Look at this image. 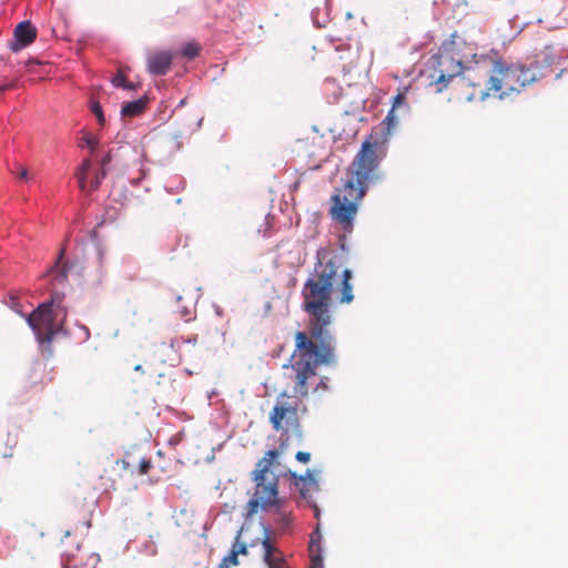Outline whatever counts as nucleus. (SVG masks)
<instances>
[{
    "label": "nucleus",
    "instance_id": "nucleus-1",
    "mask_svg": "<svg viewBox=\"0 0 568 568\" xmlns=\"http://www.w3.org/2000/svg\"><path fill=\"white\" fill-rule=\"evenodd\" d=\"M353 270L343 266L342 254L332 253L320 246L315 252L313 268L302 286L300 308L310 318L308 332L312 335L335 337L329 332L333 323L332 307L335 304H349L355 298Z\"/></svg>",
    "mask_w": 568,
    "mask_h": 568
},
{
    "label": "nucleus",
    "instance_id": "nucleus-2",
    "mask_svg": "<svg viewBox=\"0 0 568 568\" xmlns=\"http://www.w3.org/2000/svg\"><path fill=\"white\" fill-rule=\"evenodd\" d=\"M537 81L535 69L521 64H507L500 60L484 59L467 70V77L459 80L462 89H471L466 93V102L484 101L489 97L504 99L514 92H520L526 85Z\"/></svg>",
    "mask_w": 568,
    "mask_h": 568
},
{
    "label": "nucleus",
    "instance_id": "nucleus-3",
    "mask_svg": "<svg viewBox=\"0 0 568 568\" xmlns=\"http://www.w3.org/2000/svg\"><path fill=\"white\" fill-rule=\"evenodd\" d=\"M335 337L312 335L297 329L294 333V351L282 365V369L294 372V389L292 396L306 397L308 381L316 375L321 366L337 365Z\"/></svg>",
    "mask_w": 568,
    "mask_h": 568
},
{
    "label": "nucleus",
    "instance_id": "nucleus-4",
    "mask_svg": "<svg viewBox=\"0 0 568 568\" xmlns=\"http://www.w3.org/2000/svg\"><path fill=\"white\" fill-rule=\"evenodd\" d=\"M407 92V87L398 89L397 94L393 99L392 109L383 121V124H386V129L374 128L369 136L362 143L361 150L357 153V201L365 195L368 183L377 179L375 171L381 159L386 153L388 135L397 124L396 112L398 110H408L406 103Z\"/></svg>",
    "mask_w": 568,
    "mask_h": 568
},
{
    "label": "nucleus",
    "instance_id": "nucleus-5",
    "mask_svg": "<svg viewBox=\"0 0 568 568\" xmlns=\"http://www.w3.org/2000/svg\"><path fill=\"white\" fill-rule=\"evenodd\" d=\"M65 293L62 291H54L49 298L39 303L34 308V314L43 326V336L40 342L39 349L50 358L53 355L52 342L58 335L69 337L71 332L64 326L69 311L62 304Z\"/></svg>",
    "mask_w": 568,
    "mask_h": 568
},
{
    "label": "nucleus",
    "instance_id": "nucleus-6",
    "mask_svg": "<svg viewBox=\"0 0 568 568\" xmlns=\"http://www.w3.org/2000/svg\"><path fill=\"white\" fill-rule=\"evenodd\" d=\"M355 158L346 168L342 184L333 189L328 199L327 216L332 224L345 233L355 227Z\"/></svg>",
    "mask_w": 568,
    "mask_h": 568
},
{
    "label": "nucleus",
    "instance_id": "nucleus-7",
    "mask_svg": "<svg viewBox=\"0 0 568 568\" xmlns=\"http://www.w3.org/2000/svg\"><path fill=\"white\" fill-rule=\"evenodd\" d=\"M433 60L434 73L430 78L436 85V92H442L450 84L456 92V99L466 101V93L471 89H462L458 81L467 77V70L471 67L464 69L459 54L453 48L442 49Z\"/></svg>",
    "mask_w": 568,
    "mask_h": 568
},
{
    "label": "nucleus",
    "instance_id": "nucleus-8",
    "mask_svg": "<svg viewBox=\"0 0 568 568\" xmlns=\"http://www.w3.org/2000/svg\"><path fill=\"white\" fill-rule=\"evenodd\" d=\"M298 403L277 402L268 415V422L275 432L285 427H292L293 435L301 445L304 440V432L297 417Z\"/></svg>",
    "mask_w": 568,
    "mask_h": 568
},
{
    "label": "nucleus",
    "instance_id": "nucleus-9",
    "mask_svg": "<svg viewBox=\"0 0 568 568\" xmlns=\"http://www.w3.org/2000/svg\"><path fill=\"white\" fill-rule=\"evenodd\" d=\"M280 477L281 475H273L262 486L254 487L250 498L253 501L257 500L262 513L280 511L284 507L285 498L280 495Z\"/></svg>",
    "mask_w": 568,
    "mask_h": 568
},
{
    "label": "nucleus",
    "instance_id": "nucleus-10",
    "mask_svg": "<svg viewBox=\"0 0 568 568\" xmlns=\"http://www.w3.org/2000/svg\"><path fill=\"white\" fill-rule=\"evenodd\" d=\"M63 255L64 253L61 250L55 261L48 268L47 276L51 285L63 284L68 281L70 273L80 275L83 271V266L77 258L64 261Z\"/></svg>",
    "mask_w": 568,
    "mask_h": 568
},
{
    "label": "nucleus",
    "instance_id": "nucleus-11",
    "mask_svg": "<svg viewBox=\"0 0 568 568\" xmlns=\"http://www.w3.org/2000/svg\"><path fill=\"white\" fill-rule=\"evenodd\" d=\"M38 36V29L30 19L17 23L12 31V38L8 41V49L12 53H19L31 45Z\"/></svg>",
    "mask_w": 568,
    "mask_h": 568
},
{
    "label": "nucleus",
    "instance_id": "nucleus-12",
    "mask_svg": "<svg viewBox=\"0 0 568 568\" xmlns=\"http://www.w3.org/2000/svg\"><path fill=\"white\" fill-rule=\"evenodd\" d=\"M320 468H307L305 474L300 475L295 470L288 469L283 476L291 479L292 486L298 489V495L304 501H313V494L310 493L311 484L315 477H321Z\"/></svg>",
    "mask_w": 568,
    "mask_h": 568
},
{
    "label": "nucleus",
    "instance_id": "nucleus-13",
    "mask_svg": "<svg viewBox=\"0 0 568 568\" xmlns=\"http://www.w3.org/2000/svg\"><path fill=\"white\" fill-rule=\"evenodd\" d=\"M175 53L171 50L155 51L146 58V71L153 77H163L173 65Z\"/></svg>",
    "mask_w": 568,
    "mask_h": 568
},
{
    "label": "nucleus",
    "instance_id": "nucleus-14",
    "mask_svg": "<svg viewBox=\"0 0 568 568\" xmlns=\"http://www.w3.org/2000/svg\"><path fill=\"white\" fill-rule=\"evenodd\" d=\"M308 550L312 554L311 568H325V547L321 524L318 523L310 536Z\"/></svg>",
    "mask_w": 568,
    "mask_h": 568
},
{
    "label": "nucleus",
    "instance_id": "nucleus-15",
    "mask_svg": "<svg viewBox=\"0 0 568 568\" xmlns=\"http://www.w3.org/2000/svg\"><path fill=\"white\" fill-rule=\"evenodd\" d=\"M258 526L262 529V537H261V547L263 550L262 560L264 564H268L272 559L273 552L276 551V548L272 541V534L273 528L271 524L263 517L260 516L258 518Z\"/></svg>",
    "mask_w": 568,
    "mask_h": 568
},
{
    "label": "nucleus",
    "instance_id": "nucleus-16",
    "mask_svg": "<svg viewBox=\"0 0 568 568\" xmlns=\"http://www.w3.org/2000/svg\"><path fill=\"white\" fill-rule=\"evenodd\" d=\"M151 102V98L148 93H143L136 99L122 101L120 108V114L122 116H139L144 113Z\"/></svg>",
    "mask_w": 568,
    "mask_h": 568
},
{
    "label": "nucleus",
    "instance_id": "nucleus-17",
    "mask_svg": "<svg viewBox=\"0 0 568 568\" xmlns=\"http://www.w3.org/2000/svg\"><path fill=\"white\" fill-rule=\"evenodd\" d=\"M258 513H262V508L258 507L257 500L253 501L251 498H248V500L246 501L242 509L243 521L239 529L236 530L234 537L242 539V536L248 532V530L251 529L253 525V518Z\"/></svg>",
    "mask_w": 568,
    "mask_h": 568
},
{
    "label": "nucleus",
    "instance_id": "nucleus-18",
    "mask_svg": "<svg viewBox=\"0 0 568 568\" xmlns=\"http://www.w3.org/2000/svg\"><path fill=\"white\" fill-rule=\"evenodd\" d=\"M250 551L247 550V546L245 545V540L233 537L231 542V547L227 550L226 555L222 557V560L231 566L240 565V556H248Z\"/></svg>",
    "mask_w": 568,
    "mask_h": 568
},
{
    "label": "nucleus",
    "instance_id": "nucleus-19",
    "mask_svg": "<svg viewBox=\"0 0 568 568\" xmlns=\"http://www.w3.org/2000/svg\"><path fill=\"white\" fill-rule=\"evenodd\" d=\"M323 91L328 103H336L343 97V88L335 78L328 77L323 82Z\"/></svg>",
    "mask_w": 568,
    "mask_h": 568
},
{
    "label": "nucleus",
    "instance_id": "nucleus-20",
    "mask_svg": "<svg viewBox=\"0 0 568 568\" xmlns=\"http://www.w3.org/2000/svg\"><path fill=\"white\" fill-rule=\"evenodd\" d=\"M267 473H272V469L265 460L261 458L250 474L251 480L255 486H262L263 483L267 480Z\"/></svg>",
    "mask_w": 568,
    "mask_h": 568
},
{
    "label": "nucleus",
    "instance_id": "nucleus-21",
    "mask_svg": "<svg viewBox=\"0 0 568 568\" xmlns=\"http://www.w3.org/2000/svg\"><path fill=\"white\" fill-rule=\"evenodd\" d=\"M201 50H202V47L197 41L189 40L180 47L178 53L181 57L192 61L200 55Z\"/></svg>",
    "mask_w": 568,
    "mask_h": 568
},
{
    "label": "nucleus",
    "instance_id": "nucleus-22",
    "mask_svg": "<svg viewBox=\"0 0 568 568\" xmlns=\"http://www.w3.org/2000/svg\"><path fill=\"white\" fill-rule=\"evenodd\" d=\"M23 317H24L28 326L32 331L34 339L38 343V346H40V342L42 339L44 331H43V326L40 324V322L38 321L36 314H34V310L32 311L31 315H27Z\"/></svg>",
    "mask_w": 568,
    "mask_h": 568
},
{
    "label": "nucleus",
    "instance_id": "nucleus-23",
    "mask_svg": "<svg viewBox=\"0 0 568 568\" xmlns=\"http://www.w3.org/2000/svg\"><path fill=\"white\" fill-rule=\"evenodd\" d=\"M111 84L115 89H122L123 91L133 92L139 89V85L134 82L128 81L126 78L118 73L111 78Z\"/></svg>",
    "mask_w": 568,
    "mask_h": 568
},
{
    "label": "nucleus",
    "instance_id": "nucleus-24",
    "mask_svg": "<svg viewBox=\"0 0 568 568\" xmlns=\"http://www.w3.org/2000/svg\"><path fill=\"white\" fill-rule=\"evenodd\" d=\"M349 234L351 233H345V232L342 231V233L337 235V247H338V251H331L332 253L342 254V256H343V264L346 262L347 255H348L349 250H351V242H349V239H348Z\"/></svg>",
    "mask_w": 568,
    "mask_h": 568
},
{
    "label": "nucleus",
    "instance_id": "nucleus-25",
    "mask_svg": "<svg viewBox=\"0 0 568 568\" xmlns=\"http://www.w3.org/2000/svg\"><path fill=\"white\" fill-rule=\"evenodd\" d=\"M186 186V180L183 176H173L164 185V190L170 193H179Z\"/></svg>",
    "mask_w": 568,
    "mask_h": 568
},
{
    "label": "nucleus",
    "instance_id": "nucleus-26",
    "mask_svg": "<svg viewBox=\"0 0 568 568\" xmlns=\"http://www.w3.org/2000/svg\"><path fill=\"white\" fill-rule=\"evenodd\" d=\"M328 16L327 11L323 12L320 8H314L311 11V19L316 28H324L328 21Z\"/></svg>",
    "mask_w": 568,
    "mask_h": 568
},
{
    "label": "nucleus",
    "instance_id": "nucleus-27",
    "mask_svg": "<svg viewBox=\"0 0 568 568\" xmlns=\"http://www.w3.org/2000/svg\"><path fill=\"white\" fill-rule=\"evenodd\" d=\"M13 174L18 181L30 183L33 181V176L30 172L20 163H16Z\"/></svg>",
    "mask_w": 568,
    "mask_h": 568
},
{
    "label": "nucleus",
    "instance_id": "nucleus-28",
    "mask_svg": "<svg viewBox=\"0 0 568 568\" xmlns=\"http://www.w3.org/2000/svg\"><path fill=\"white\" fill-rule=\"evenodd\" d=\"M281 455H282L281 450H278L274 447L272 449L266 450L262 458L265 460V463L272 469L278 464V458L281 457Z\"/></svg>",
    "mask_w": 568,
    "mask_h": 568
},
{
    "label": "nucleus",
    "instance_id": "nucleus-29",
    "mask_svg": "<svg viewBox=\"0 0 568 568\" xmlns=\"http://www.w3.org/2000/svg\"><path fill=\"white\" fill-rule=\"evenodd\" d=\"M278 432H281L280 438H278V446L275 448L281 450L282 454H284L290 446L291 436H290L288 428L285 426H283V429H280Z\"/></svg>",
    "mask_w": 568,
    "mask_h": 568
},
{
    "label": "nucleus",
    "instance_id": "nucleus-30",
    "mask_svg": "<svg viewBox=\"0 0 568 568\" xmlns=\"http://www.w3.org/2000/svg\"><path fill=\"white\" fill-rule=\"evenodd\" d=\"M174 113H175V110H173V109L170 112H168L166 103L164 101H161L158 106V112H156L155 116L160 121L165 123L173 116Z\"/></svg>",
    "mask_w": 568,
    "mask_h": 568
},
{
    "label": "nucleus",
    "instance_id": "nucleus-31",
    "mask_svg": "<svg viewBox=\"0 0 568 568\" xmlns=\"http://www.w3.org/2000/svg\"><path fill=\"white\" fill-rule=\"evenodd\" d=\"M98 138L93 134H84L81 139V148L93 151L98 144Z\"/></svg>",
    "mask_w": 568,
    "mask_h": 568
},
{
    "label": "nucleus",
    "instance_id": "nucleus-32",
    "mask_svg": "<svg viewBox=\"0 0 568 568\" xmlns=\"http://www.w3.org/2000/svg\"><path fill=\"white\" fill-rule=\"evenodd\" d=\"M98 261H99V268H98L99 278L94 283H92L93 287L100 286L102 283V277H103V267H102L103 251L101 247H98Z\"/></svg>",
    "mask_w": 568,
    "mask_h": 568
},
{
    "label": "nucleus",
    "instance_id": "nucleus-33",
    "mask_svg": "<svg viewBox=\"0 0 568 568\" xmlns=\"http://www.w3.org/2000/svg\"><path fill=\"white\" fill-rule=\"evenodd\" d=\"M153 467L152 460L146 457H142L138 464L139 474L145 475L150 471V469Z\"/></svg>",
    "mask_w": 568,
    "mask_h": 568
},
{
    "label": "nucleus",
    "instance_id": "nucleus-34",
    "mask_svg": "<svg viewBox=\"0 0 568 568\" xmlns=\"http://www.w3.org/2000/svg\"><path fill=\"white\" fill-rule=\"evenodd\" d=\"M17 443H18V429L8 430L7 440L4 443L6 447L11 450L16 447Z\"/></svg>",
    "mask_w": 568,
    "mask_h": 568
},
{
    "label": "nucleus",
    "instance_id": "nucleus-35",
    "mask_svg": "<svg viewBox=\"0 0 568 568\" xmlns=\"http://www.w3.org/2000/svg\"><path fill=\"white\" fill-rule=\"evenodd\" d=\"M91 110L94 113L98 122L103 123L105 121L103 108L99 102H93Z\"/></svg>",
    "mask_w": 568,
    "mask_h": 568
},
{
    "label": "nucleus",
    "instance_id": "nucleus-36",
    "mask_svg": "<svg viewBox=\"0 0 568 568\" xmlns=\"http://www.w3.org/2000/svg\"><path fill=\"white\" fill-rule=\"evenodd\" d=\"M235 508H236L235 501H233V503H223L221 505L219 515H230L229 519L231 520L232 519L231 515L235 510Z\"/></svg>",
    "mask_w": 568,
    "mask_h": 568
},
{
    "label": "nucleus",
    "instance_id": "nucleus-37",
    "mask_svg": "<svg viewBox=\"0 0 568 568\" xmlns=\"http://www.w3.org/2000/svg\"><path fill=\"white\" fill-rule=\"evenodd\" d=\"M311 458H312V455L310 452H304V450H298L296 454H295V459L296 462L301 463V464H307L311 462Z\"/></svg>",
    "mask_w": 568,
    "mask_h": 568
},
{
    "label": "nucleus",
    "instance_id": "nucleus-38",
    "mask_svg": "<svg viewBox=\"0 0 568 568\" xmlns=\"http://www.w3.org/2000/svg\"><path fill=\"white\" fill-rule=\"evenodd\" d=\"M305 504L313 510L314 517L320 520L322 516V508L316 503L315 498L313 497V501H305Z\"/></svg>",
    "mask_w": 568,
    "mask_h": 568
},
{
    "label": "nucleus",
    "instance_id": "nucleus-39",
    "mask_svg": "<svg viewBox=\"0 0 568 568\" xmlns=\"http://www.w3.org/2000/svg\"><path fill=\"white\" fill-rule=\"evenodd\" d=\"M215 517L207 519L202 526V532L200 537L203 539H207V531L213 527Z\"/></svg>",
    "mask_w": 568,
    "mask_h": 568
},
{
    "label": "nucleus",
    "instance_id": "nucleus-40",
    "mask_svg": "<svg viewBox=\"0 0 568 568\" xmlns=\"http://www.w3.org/2000/svg\"><path fill=\"white\" fill-rule=\"evenodd\" d=\"M328 384H329V378L327 376H322L320 378L318 383L316 384L314 392H316L318 389L328 390L329 389Z\"/></svg>",
    "mask_w": 568,
    "mask_h": 568
},
{
    "label": "nucleus",
    "instance_id": "nucleus-41",
    "mask_svg": "<svg viewBox=\"0 0 568 568\" xmlns=\"http://www.w3.org/2000/svg\"><path fill=\"white\" fill-rule=\"evenodd\" d=\"M285 351V343L277 344L274 349L270 353L272 358H280L282 353Z\"/></svg>",
    "mask_w": 568,
    "mask_h": 568
},
{
    "label": "nucleus",
    "instance_id": "nucleus-42",
    "mask_svg": "<svg viewBox=\"0 0 568 568\" xmlns=\"http://www.w3.org/2000/svg\"><path fill=\"white\" fill-rule=\"evenodd\" d=\"M274 513L277 514L278 519L284 526H288L291 524V517L285 510H283V508L280 511Z\"/></svg>",
    "mask_w": 568,
    "mask_h": 568
},
{
    "label": "nucleus",
    "instance_id": "nucleus-43",
    "mask_svg": "<svg viewBox=\"0 0 568 568\" xmlns=\"http://www.w3.org/2000/svg\"><path fill=\"white\" fill-rule=\"evenodd\" d=\"M74 325H75L77 327H79V328H80V331H83V333H84V338H83V341H82V342H87V341H89V339H90V337H91V332H90L89 327H88V326H85L84 324H82V323H81V322H79V321H75V324H74Z\"/></svg>",
    "mask_w": 568,
    "mask_h": 568
},
{
    "label": "nucleus",
    "instance_id": "nucleus-44",
    "mask_svg": "<svg viewBox=\"0 0 568 568\" xmlns=\"http://www.w3.org/2000/svg\"><path fill=\"white\" fill-rule=\"evenodd\" d=\"M202 124H203V118H199L195 121L194 126H192L191 123L185 124V126L189 128L190 133H194V132H196L197 130H200L202 128Z\"/></svg>",
    "mask_w": 568,
    "mask_h": 568
},
{
    "label": "nucleus",
    "instance_id": "nucleus-45",
    "mask_svg": "<svg viewBox=\"0 0 568 568\" xmlns=\"http://www.w3.org/2000/svg\"><path fill=\"white\" fill-rule=\"evenodd\" d=\"M184 133L181 130H176L172 133V139L176 141L178 149L182 148V142L180 141L183 138Z\"/></svg>",
    "mask_w": 568,
    "mask_h": 568
},
{
    "label": "nucleus",
    "instance_id": "nucleus-46",
    "mask_svg": "<svg viewBox=\"0 0 568 568\" xmlns=\"http://www.w3.org/2000/svg\"><path fill=\"white\" fill-rule=\"evenodd\" d=\"M321 489V477H315L313 479V483L311 484V487H310V493L313 494V491H320Z\"/></svg>",
    "mask_w": 568,
    "mask_h": 568
},
{
    "label": "nucleus",
    "instance_id": "nucleus-47",
    "mask_svg": "<svg viewBox=\"0 0 568 568\" xmlns=\"http://www.w3.org/2000/svg\"><path fill=\"white\" fill-rule=\"evenodd\" d=\"M273 558H274V565H277L280 567H281V565H283L286 561V557L283 552H278L276 555L273 554Z\"/></svg>",
    "mask_w": 568,
    "mask_h": 568
},
{
    "label": "nucleus",
    "instance_id": "nucleus-48",
    "mask_svg": "<svg viewBox=\"0 0 568 568\" xmlns=\"http://www.w3.org/2000/svg\"><path fill=\"white\" fill-rule=\"evenodd\" d=\"M245 545L247 546V550L250 551V548H254L257 545H261V537L253 538L251 541H245Z\"/></svg>",
    "mask_w": 568,
    "mask_h": 568
},
{
    "label": "nucleus",
    "instance_id": "nucleus-49",
    "mask_svg": "<svg viewBox=\"0 0 568 568\" xmlns=\"http://www.w3.org/2000/svg\"><path fill=\"white\" fill-rule=\"evenodd\" d=\"M213 308L216 316L222 317L224 315V311L220 305L214 303Z\"/></svg>",
    "mask_w": 568,
    "mask_h": 568
},
{
    "label": "nucleus",
    "instance_id": "nucleus-50",
    "mask_svg": "<svg viewBox=\"0 0 568 568\" xmlns=\"http://www.w3.org/2000/svg\"><path fill=\"white\" fill-rule=\"evenodd\" d=\"M183 342L187 343V344H193L194 345L197 342V335H190L186 338H184Z\"/></svg>",
    "mask_w": 568,
    "mask_h": 568
},
{
    "label": "nucleus",
    "instance_id": "nucleus-51",
    "mask_svg": "<svg viewBox=\"0 0 568 568\" xmlns=\"http://www.w3.org/2000/svg\"><path fill=\"white\" fill-rule=\"evenodd\" d=\"M186 104H187V98L185 97V98L181 99V100L178 102V104L175 105V108H174L173 110H175V111H176V110H179V109H181V108H184Z\"/></svg>",
    "mask_w": 568,
    "mask_h": 568
},
{
    "label": "nucleus",
    "instance_id": "nucleus-52",
    "mask_svg": "<svg viewBox=\"0 0 568 568\" xmlns=\"http://www.w3.org/2000/svg\"><path fill=\"white\" fill-rule=\"evenodd\" d=\"M284 397H293L292 395H290L286 390H283L276 398V403L277 402H282L281 399L284 398Z\"/></svg>",
    "mask_w": 568,
    "mask_h": 568
},
{
    "label": "nucleus",
    "instance_id": "nucleus-53",
    "mask_svg": "<svg viewBox=\"0 0 568 568\" xmlns=\"http://www.w3.org/2000/svg\"><path fill=\"white\" fill-rule=\"evenodd\" d=\"M72 557H73L72 554H69V552H63L62 554V566H63V568H67L65 558H72Z\"/></svg>",
    "mask_w": 568,
    "mask_h": 568
},
{
    "label": "nucleus",
    "instance_id": "nucleus-54",
    "mask_svg": "<svg viewBox=\"0 0 568 568\" xmlns=\"http://www.w3.org/2000/svg\"><path fill=\"white\" fill-rule=\"evenodd\" d=\"M265 566H266L267 568H282V567H280V566H277V565H274V558H273V557H272V559L270 560V562H268V564H265Z\"/></svg>",
    "mask_w": 568,
    "mask_h": 568
},
{
    "label": "nucleus",
    "instance_id": "nucleus-55",
    "mask_svg": "<svg viewBox=\"0 0 568 568\" xmlns=\"http://www.w3.org/2000/svg\"><path fill=\"white\" fill-rule=\"evenodd\" d=\"M351 72V67H348L347 64H344L343 65V73H344V78Z\"/></svg>",
    "mask_w": 568,
    "mask_h": 568
},
{
    "label": "nucleus",
    "instance_id": "nucleus-56",
    "mask_svg": "<svg viewBox=\"0 0 568 568\" xmlns=\"http://www.w3.org/2000/svg\"><path fill=\"white\" fill-rule=\"evenodd\" d=\"M215 455H214V449L212 450L211 455H209L206 458H205V462L206 463H211L213 459H214Z\"/></svg>",
    "mask_w": 568,
    "mask_h": 568
},
{
    "label": "nucleus",
    "instance_id": "nucleus-57",
    "mask_svg": "<svg viewBox=\"0 0 568 568\" xmlns=\"http://www.w3.org/2000/svg\"><path fill=\"white\" fill-rule=\"evenodd\" d=\"M176 345H178V339L176 338H172L170 341V347L174 349Z\"/></svg>",
    "mask_w": 568,
    "mask_h": 568
},
{
    "label": "nucleus",
    "instance_id": "nucleus-58",
    "mask_svg": "<svg viewBox=\"0 0 568 568\" xmlns=\"http://www.w3.org/2000/svg\"><path fill=\"white\" fill-rule=\"evenodd\" d=\"M217 568H231V567L221 559L220 564L217 565Z\"/></svg>",
    "mask_w": 568,
    "mask_h": 568
},
{
    "label": "nucleus",
    "instance_id": "nucleus-59",
    "mask_svg": "<svg viewBox=\"0 0 568 568\" xmlns=\"http://www.w3.org/2000/svg\"><path fill=\"white\" fill-rule=\"evenodd\" d=\"M133 369H134L135 372H141V373H143V372H144V371H143V366H142L141 364H136V365L134 366V368H133Z\"/></svg>",
    "mask_w": 568,
    "mask_h": 568
},
{
    "label": "nucleus",
    "instance_id": "nucleus-60",
    "mask_svg": "<svg viewBox=\"0 0 568 568\" xmlns=\"http://www.w3.org/2000/svg\"><path fill=\"white\" fill-rule=\"evenodd\" d=\"M354 16H353V12L352 11H347L346 14H345V18L347 20L352 19Z\"/></svg>",
    "mask_w": 568,
    "mask_h": 568
},
{
    "label": "nucleus",
    "instance_id": "nucleus-61",
    "mask_svg": "<svg viewBox=\"0 0 568 568\" xmlns=\"http://www.w3.org/2000/svg\"><path fill=\"white\" fill-rule=\"evenodd\" d=\"M181 313H182L183 315H187V314H190V311H189V308H187V307H183V308H182V311H181Z\"/></svg>",
    "mask_w": 568,
    "mask_h": 568
},
{
    "label": "nucleus",
    "instance_id": "nucleus-62",
    "mask_svg": "<svg viewBox=\"0 0 568 568\" xmlns=\"http://www.w3.org/2000/svg\"><path fill=\"white\" fill-rule=\"evenodd\" d=\"M215 394H216V390H215V389H213L211 393H209V394H207L209 399H211V398H212V396H214Z\"/></svg>",
    "mask_w": 568,
    "mask_h": 568
},
{
    "label": "nucleus",
    "instance_id": "nucleus-63",
    "mask_svg": "<svg viewBox=\"0 0 568 568\" xmlns=\"http://www.w3.org/2000/svg\"><path fill=\"white\" fill-rule=\"evenodd\" d=\"M92 557H95V562H98L100 560V556L97 552L92 554Z\"/></svg>",
    "mask_w": 568,
    "mask_h": 568
},
{
    "label": "nucleus",
    "instance_id": "nucleus-64",
    "mask_svg": "<svg viewBox=\"0 0 568 568\" xmlns=\"http://www.w3.org/2000/svg\"><path fill=\"white\" fill-rule=\"evenodd\" d=\"M182 298H183V297H182V295H181V294H178V295L175 296V301H176V302H181V301H182Z\"/></svg>",
    "mask_w": 568,
    "mask_h": 568
}]
</instances>
